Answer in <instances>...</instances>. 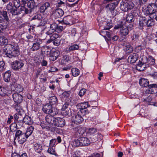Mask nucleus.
<instances>
[{"instance_id": "nucleus-38", "label": "nucleus", "mask_w": 157, "mask_h": 157, "mask_svg": "<svg viewBox=\"0 0 157 157\" xmlns=\"http://www.w3.org/2000/svg\"><path fill=\"white\" fill-rule=\"evenodd\" d=\"M71 57L68 55L63 56L61 61L62 65L65 64L66 63H69L71 61Z\"/></svg>"}, {"instance_id": "nucleus-58", "label": "nucleus", "mask_w": 157, "mask_h": 157, "mask_svg": "<svg viewBox=\"0 0 157 157\" xmlns=\"http://www.w3.org/2000/svg\"><path fill=\"white\" fill-rule=\"evenodd\" d=\"M43 19L42 15L39 14H37L34 16L32 18V20L37 19L39 20H41Z\"/></svg>"}, {"instance_id": "nucleus-46", "label": "nucleus", "mask_w": 157, "mask_h": 157, "mask_svg": "<svg viewBox=\"0 0 157 157\" xmlns=\"http://www.w3.org/2000/svg\"><path fill=\"white\" fill-rule=\"evenodd\" d=\"M20 103H15L13 105L14 109L16 110V111L19 113H21V111H23L22 107L21 106Z\"/></svg>"}, {"instance_id": "nucleus-3", "label": "nucleus", "mask_w": 157, "mask_h": 157, "mask_svg": "<svg viewBox=\"0 0 157 157\" xmlns=\"http://www.w3.org/2000/svg\"><path fill=\"white\" fill-rule=\"evenodd\" d=\"M24 4H21L20 0H13V3L9 2L7 4L6 8L13 16H15L24 11Z\"/></svg>"}, {"instance_id": "nucleus-25", "label": "nucleus", "mask_w": 157, "mask_h": 157, "mask_svg": "<svg viewBox=\"0 0 157 157\" xmlns=\"http://www.w3.org/2000/svg\"><path fill=\"white\" fill-rule=\"evenodd\" d=\"M53 108V105L47 103L43 106L42 109L45 113L49 114L51 112Z\"/></svg>"}, {"instance_id": "nucleus-54", "label": "nucleus", "mask_w": 157, "mask_h": 157, "mask_svg": "<svg viewBox=\"0 0 157 157\" xmlns=\"http://www.w3.org/2000/svg\"><path fill=\"white\" fill-rule=\"evenodd\" d=\"M148 1V0H138L137 2L138 6L140 7L145 6Z\"/></svg>"}, {"instance_id": "nucleus-24", "label": "nucleus", "mask_w": 157, "mask_h": 157, "mask_svg": "<svg viewBox=\"0 0 157 157\" xmlns=\"http://www.w3.org/2000/svg\"><path fill=\"white\" fill-rule=\"evenodd\" d=\"M11 89L16 93H20L22 92L24 89L23 86L19 84L15 83L12 86Z\"/></svg>"}, {"instance_id": "nucleus-23", "label": "nucleus", "mask_w": 157, "mask_h": 157, "mask_svg": "<svg viewBox=\"0 0 157 157\" xmlns=\"http://www.w3.org/2000/svg\"><path fill=\"white\" fill-rule=\"evenodd\" d=\"M139 57L138 54L136 53H133L130 55L128 58V62L131 64L136 63Z\"/></svg>"}, {"instance_id": "nucleus-57", "label": "nucleus", "mask_w": 157, "mask_h": 157, "mask_svg": "<svg viewBox=\"0 0 157 157\" xmlns=\"http://www.w3.org/2000/svg\"><path fill=\"white\" fill-rule=\"evenodd\" d=\"M5 63L3 59L0 60V71H2L5 69Z\"/></svg>"}, {"instance_id": "nucleus-47", "label": "nucleus", "mask_w": 157, "mask_h": 157, "mask_svg": "<svg viewBox=\"0 0 157 157\" xmlns=\"http://www.w3.org/2000/svg\"><path fill=\"white\" fill-rule=\"evenodd\" d=\"M79 110L78 111V113L81 115L83 117V116L86 115L89 113V111L87 109H78Z\"/></svg>"}, {"instance_id": "nucleus-19", "label": "nucleus", "mask_w": 157, "mask_h": 157, "mask_svg": "<svg viewBox=\"0 0 157 157\" xmlns=\"http://www.w3.org/2000/svg\"><path fill=\"white\" fill-rule=\"evenodd\" d=\"M34 42L33 43L31 50L33 51L38 50L41 47V44L42 43V40L40 38H37Z\"/></svg>"}, {"instance_id": "nucleus-30", "label": "nucleus", "mask_w": 157, "mask_h": 157, "mask_svg": "<svg viewBox=\"0 0 157 157\" xmlns=\"http://www.w3.org/2000/svg\"><path fill=\"white\" fill-rule=\"evenodd\" d=\"M42 128L46 131H49L52 126L45 121H44L41 122L40 124Z\"/></svg>"}, {"instance_id": "nucleus-13", "label": "nucleus", "mask_w": 157, "mask_h": 157, "mask_svg": "<svg viewBox=\"0 0 157 157\" xmlns=\"http://www.w3.org/2000/svg\"><path fill=\"white\" fill-rule=\"evenodd\" d=\"M12 92L7 87L0 85V96L2 97L8 96L12 94Z\"/></svg>"}, {"instance_id": "nucleus-22", "label": "nucleus", "mask_w": 157, "mask_h": 157, "mask_svg": "<svg viewBox=\"0 0 157 157\" xmlns=\"http://www.w3.org/2000/svg\"><path fill=\"white\" fill-rule=\"evenodd\" d=\"M45 33L47 36H48L50 37V40H48L49 43L52 41H53L59 37V35L58 34L52 32L51 30H48Z\"/></svg>"}, {"instance_id": "nucleus-15", "label": "nucleus", "mask_w": 157, "mask_h": 157, "mask_svg": "<svg viewBox=\"0 0 157 157\" xmlns=\"http://www.w3.org/2000/svg\"><path fill=\"white\" fill-rule=\"evenodd\" d=\"M24 65V63L21 60H15L11 63L12 67L15 70H19Z\"/></svg>"}, {"instance_id": "nucleus-31", "label": "nucleus", "mask_w": 157, "mask_h": 157, "mask_svg": "<svg viewBox=\"0 0 157 157\" xmlns=\"http://www.w3.org/2000/svg\"><path fill=\"white\" fill-rule=\"evenodd\" d=\"M49 104L52 105H56L58 103V98L55 95H53L50 97L48 98Z\"/></svg>"}, {"instance_id": "nucleus-39", "label": "nucleus", "mask_w": 157, "mask_h": 157, "mask_svg": "<svg viewBox=\"0 0 157 157\" xmlns=\"http://www.w3.org/2000/svg\"><path fill=\"white\" fill-rule=\"evenodd\" d=\"M23 120L24 123L28 125H31L33 123V119L31 117L28 115H25Z\"/></svg>"}, {"instance_id": "nucleus-56", "label": "nucleus", "mask_w": 157, "mask_h": 157, "mask_svg": "<svg viewBox=\"0 0 157 157\" xmlns=\"http://www.w3.org/2000/svg\"><path fill=\"white\" fill-rule=\"evenodd\" d=\"M70 102L71 101L69 100L66 101L61 109H66L68 108V106L70 105Z\"/></svg>"}, {"instance_id": "nucleus-32", "label": "nucleus", "mask_w": 157, "mask_h": 157, "mask_svg": "<svg viewBox=\"0 0 157 157\" xmlns=\"http://www.w3.org/2000/svg\"><path fill=\"white\" fill-rule=\"evenodd\" d=\"M142 11L144 14L146 16H150L151 18L155 19L157 21V11H155L154 12L151 13H146L147 11L146 10H142Z\"/></svg>"}, {"instance_id": "nucleus-12", "label": "nucleus", "mask_w": 157, "mask_h": 157, "mask_svg": "<svg viewBox=\"0 0 157 157\" xmlns=\"http://www.w3.org/2000/svg\"><path fill=\"white\" fill-rule=\"evenodd\" d=\"M134 6V4L132 2H123L121 5V9L125 12L131 10Z\"/></svg>"}, {"instance_id": "nucleus-50", "label": "nucleus", "mask_w": 157, "mask_h": 157, "mask_svg": "<svg viewBox=\"0 0 157 157\" xmlns=\"http://www.w3.org/2000/svg\"><path fill=\"white\" fill-rule=\"evenodd\" d=\"M125 22L122 21H117L116 25L114 27V29H117L119 28H122L124 26L125 24Z\"/></svg>"}, {"instance_id": "nucleus-52", "label": "nucleus", "mask_w": 157, "mask_h": 157, "mask_svg": "<svg viewBox=\"0 0 157 157\" xmlns=\"http://www.w3.org/2000/svg\"><path fill=\"white\" fill-rule=\"evenodd\" d=\"M47 151L48 153L51 154L53 155L56 156L57 155V154L55 150V147L49 146Z\"/></svg>"}, {"instance_id": "nucleus-5", "label": "nucleus", "mask_w": 157, "mask_h": 157, "mask_svg": "<svg viewBox=\"0 0 157 157\" xmlns=\"http://www.w3.org/2000/svg\"><path fill=\"white\" fill-rule=\"evenodd\" d=\"M10 20L6 10H0V31L6 30L9 25Z\"/></svg>"}, {"instance_id": "nucleus-10", "label": "nucleus", "mask_w": 157, "mask_h": 157, "mask_svg": "<svg viewBox=\"0 0 157 157\" xmlns=\"http://www.w3.org/2000/svg\"><path fill=\"white\" fill-rule=\"evenodd\" d=\"M60 55V52L55 49H52L50 50L49 54L48 56L49 57V59L53 62L57 59Z\"/></svg>"}, {"instance_id": "nucleus-26", "label": "nucleus", "mask_w": 157, "mask_h": 157, "mask_svg": "<svg viewBox=\"0 0 157 157\" xmlns=\"http://www.w3.org/2000/svg\"><path fill=\"white\" fill-rule=\"evenodd\" d=\"M63 90H59V96L62 98L67 99L69 98L71 93L70 91H65L63 92Z\"/></svg>"}, {"instance_id": "nucleus-53", "label": "nucleus", "mask_w": 157, "mask_h": 157, "mask_svg": "<svg viewBox=\"0 0 157 157\" xmlns=\"http://www.w3.org/2000/svg\"><path fill=\"white\" fill-rule=\"evenodd\" d=\"M140 37V35L138 33H134L133 36H132V40L136 42H137L139 40V38Z\"/></svg>"}, {"instance_id": "nucleus-34", "label": "nucleus", "mask_w": 157, "mask_h": 157, "mask_svg": "<svg viewBox=\"0 0 157 157\" xmlns=\"http://www.w3.org/2000/svg\"><path fill=\"white\" fill-rule=\"evenodd\" d=\"M11 75V72L10 70L6 71L3 74V79L6 82L10 81Z\"/></svg>"}, {"instance_id": "nucleus-45", "label": "nucleus", "mask_w": 157, "mask_h": 157, "mask_svg": "<svg viewBox=\"0 0 157 157\" xmlns=\"http://www.w3.org/2000/svg\"><path fill=\"white\" fill-rule=\"evenodd\" d=\"M125 47V51L127 53H132L133 50V49L131 45L129 44H124Z\"/></svg>"}, {"instance_id": "nucleus-14", "label": "nucleus", "mask_w": 157, "mask_h": 157, "mask_svg": "<svg viewBox=\"0 0 157 157\" xmlns=\"http://www.w3.org/2000/svg\"><path fill=\"white\" fill-rule=\"evenodd\" d=\"M64 14L63 10L61 9L57 8L54 9L52 12V15L55 19L59 18L62 17Z\"/></svg>"}, {"instance_id": "nucleus-40", "label": "nucleus", "mask_w": 157, "mask_h": 157, "mask_svg": "<svg viewBox=\"0 0 157 157\" xmlns=\"http://www.w3.org/2000/svg\"><path fill=\"white\" fill-rule=\"evenodd\" d=\"M34 129V127L32 125L27 127L26 132H25L28 138L32 135Z\"/></svg>"}, {"instance_id": "nucleus-62", "label": "nucleus", "mask_w": 157, "mask_h": 157, "mask_svg": "<svg viewBox=\"0 0 157 157\" xmlns=\"http://www.w3.org/2000/svg\"><path fill=\"white\" fill-rule=\"evenodd\" d=\"M105 25L104 26V29L109 30L112 27V23L105 22Z\"/></svg>"}, {"instance_id": "nucleus-2", "label": "nucleus", "mask_w": 157, "mask_h": 157, "mask_svg": "<svg viewBox=\"0 0 157 157\" xmlns=\"http://www.w3.org/2000/svg\"><path fill=\"white\" fill-rule=\"evenodd\" d=\"M155 58L150 55H148L147 57H141L136 65V68L140 71L146 70L152 66H154L155 64Z\"/></svg>"}, {"instance_id": "nucleus-55", "label": "nucleus", "mask_w": 157, "mask_h": 157, "mask_svg": "<svg viewBox=\"0 0 157 157\" xmlns=\"http://www.w3.org/2000/svg\"><path fill=\"white\" fill-rule=\"evenodd\" d=\"M79 46L77 44H74L70 46L68 49V51H73L75 50H77L79 48Z\"/></svg>"}, {"instance_id": "nucleus-20", "label": "nucleus", "mask_w": 157, "mask_h": 157, "mask_svg": "<svg viewBox=\"0 0 157 157\" xmlns=\"http://www.w3.org/2000/svg\"><path fill=\"white\" fill-rule=\"evenodd\" d=\"M73 131L75 132V136L79 137L82 136L85 132L84 128L80 126H77L73 128Z\"/></svg>"}, {"instance_id": "nucleus-48", "label": "nucleus", "mask_w": 157, "mask_h": 157, "mask_svg": "<svg viewBox=\"0 0 157 157\" xmlns=\"http://www.w3.org/2000/svg\"><path fill=\"white\" fill-rule=\"evenodd\" d=\"M132 15L131 13L127 14L126 18V21L127 22L132 23L134 21V17Z\"/></svg>"}, {"instance_id": "nucleus-1", "label": "nucleus", "mask_w": 157, "mask_h": 157, "mask_svg": "<svg viewBox=\"0 0 157 157\" xmlns=\"http://www.w3.org/2000/svg\"><path fill=\"white\" fill-rule=\"evenodd\" d=\"M4 30L0 31V45H5L3 52L4 57L12 58L17 56L20 54L18 44L14 42L7 44L8 39L2 34Z\"/></svg>"}, {"instance_id": "nucleus-7", "label": "nucleus", "mask_w": 157, "mask_h": 157, "mask_svg": "<svg viewBox=\"0 0 157 157\" xmlns=\"http://www.w3.org/2000/svg\"><path fill=\"white\" fill-rule=\"evenodd\" d=\"M27 6L29 9L25 7V5H24V13L25 14H30L34 9L37 8V5H36L34 0H29L27 2Z\"/></svg>"}, {"instance_id": "nucleus-64", "label": "nucleus", "mask_w": 157, "mask_h": 157, "mask_svg": "<svg viewBox=\"0 0 157 157\" xmlns=\"http://www.w3.org/2000/svg\"><path fill=\"white\" fill-rule=\"evenodd\" d=\"M98 133L94 134V135L91 136H90V138L91 139V141L93 142H96L98 140Z\"/></svg>"}, {"instance_id": "nucleus-37", "label": "nucleus", "mask_w": 157, "mask_h": 157, "mask_svg": "<svg viewBox=\"0 0 157 157\" xmlns=\"http://www.w3.org/2000/svg\"><path fill=\"white\" fill-rule=\"evenodd\" d=\"M88 102H84L79 103L76 106L77 109H87L88 107L90 106Z\"/></svg>"}, {"instance_id": "nucleus-44", "label": "nucleus", "mask_w": 157, "mask_h": 157, "mask_svg": "<svg viewBox=\"0 0 157 157\" xmlns=\"http://www.w3.org/2000/svg\"><path fill=\"white\" fill-rule=\"evenodd\" d=\"M33 148L37 153H40L43 149L42 146L40 144L36 143L34 145Z\"/></svg>"}, {"instance_id": "nucleus-41", "label": "nucleus", "mask_w": 157, "mask_h": 157, "mask_svg": "<svg viewBox=\"0 0 157 157\" xmlns=\"http://www.w3.org/2000/svg\"><path fill=\"white\" fill-rule=\"evenodd\" d=\"M97 133H98L97 129L93 128H89L87 132V135L89 137Z\"/></svg>"}, {"instance_id": "nucleus-63", "label": "nucleus", "mask_w": 157, "mask_h": 157, "mask_svg": "<svg viewBox=\"0 0 157 157\" xmlns=\"http://www.w3.org/2000/svg\"><path fill=\"white\" fill-rule=\"evenodd\" d=\"M53 44L55 46H58L60 44V38L59 37L52 41Z\"/></svg>"}, {"instance_id": "nucleus-9", "label": "nucleus", "mask_w": 157, "mask_h": 157, "mask_svg": "<svg viewBox=\"0 0 157 157\" xmlns=\"http://www.w3.org/2000/svg\"><path fill=\"white\" fill-rule=\"evenodd\" d=\"M155 8H157V0L149 2L146 6L143 8V10H146L147 13H150L156 11Z\"/></svg>"}, {"instance_id": "nucleus-8", "label": "nucleus", "mask_w": 157, "mask_h": 157, "mask_svg": "<svg viewBox=\"0 0 157 157\" xmlns=\"http://www.w3.org/2000/svg\"><path fill=\"white\" fill-rule=\"evenodd\" d=\"M15 138H17L18 142L21 144H23L26 141V140L28 138L25 132H23L20 130L16 131Z\"/></svg>"}, {"instance_id": "nucleus-27", "label": "nucleus", "mask_w": 157, "mask_h": 157, "mask_svg": "<svg viewBox=\"0 0 157 157\" xmlns=\"http://www.w3.org/2000/svg\"><path fill=\"white\" fill-rule=\"evenodd\" d=\"M50 3L48 2H46L43 3L40 7V12L41 13H44L50 7Z\"/></svg>"}, {"instance_id": "nucleus-21", "label": "nucleus", "mask_w": 157, "mask_h": 157, "mask_svg": "<svg viewBox=\"0 0 157 157\" xmlns=\"http://www.w3.org/2000/svg\"><path fill=\"white\" fill-rule=\"evenodd\" d=\"M12 97L15 103H21L23 100V96L17 93H15L13 94Z\"/></svg>"}, {"instance_id": "nucleus-51", "label": "nucleus", "mask_w": 157, "mask_h": 157, "mask_svg": "<svg viewBox=\"0 0 157 157\" xmlns=\"http://www.w3.org/2000/svg\"><path fill=\"white\" fill-rule=\"evenodd\" d=\"M59 110L56 107L53 108L51 113L50 114H51V116H54L57 115H59L60 113H59Z\"/></svg>"}, {"instance_id": "nucleus-29", "label": "nucleus", "mask_w": 157, "mask_h": 157, "mask_svg": "<svg viewBox=\"0 0 157 157\" xmlns=\"http://www.w3.org/2000/svg\"><path fill=\"white\" fill-rule=\"evenodd\" d=\"M129 29L128 27L125 26L123 27L120 30V34L121 37L125 38L127 35L129 33Z\"/></svg>"}, {"instance_id": "nucleus-28", "label": "nucleus", "mask_w": 157, "mask_h": 157, "mask_svg": "<svg viewBox=\"0 0 157 157\" xmlns=\"http://www.w3.org/2000/svg\"><path fill=\"white\" fill-rule=\"evenodd\" d=\"M81 146H88L90 144V140L86 137H79Z\"/></svg>"}, {"instance_id": "nucleus-43", "label": "nucleus", "mask_w": 157, "mask_h": 157, "mask_svg": "<svg viewBox=\"0 0 157 157\" xmlns=\"http://www.w3.org/2000/svg\"><path fill=\"white\" fill-rule=\"evenodd\" d=\"M78 138V139H75L71 142V144L73 147L81 146L79 137Z\"/></svg>"}, {"instance_id": "nucleus-61", "label": "nucleus", "mask_w": 157, "mask_h": 157, "mask_svg": "<svg viewBox=\"0 0 157 157\" xmlns=\"http://www.w3.org/2000/svg\"><path fill=\"white\" fill-rule=\"evenodd\" d=\"M56 139H52L50 140L49 146L55 147L56 145Z\"/></svg>"}, {"instance_id": "nucleus-60", "label": "nucleus", "mask_w": 157, "mask_h": 157, "mask_svg": "<svg viewBox=\"0 0 157 157\" xmlns=\"http://www.w3.org/2000/svg\"><path fill=\"white\" fill-rule=\"evenodd\" d=\"M26 37L28 39V41L33 42L36 40L35 37H33L30 34H29L26 36Z\"/></svg>"}, {"instance_id": "nucleus-4", "label": "nucleus", "mask_w": 157, "mask_h": 157, "mask_svg": "<svg viewBox=\"0 0 157 157\" xmlns=\"http://www.w3.org/2000/svg\"><path fill=\"white\" fill-rule=\"evenodd\" d=\"M139 84L141 86L146 87L144 91L146 94H152L155 91V88H157V82L149 84V82L147 79L141 78L139 79Z\"/></svg>"}, {"instance_id": "nucleus-17", "label": "nucleus", "mask_w": 157, "mask_h": 157, "mask_svg": "<svg viewBox=\"0 0 157 157\" xmlns=\"http://www.w3.org/2000/svg\"><path fill=\"white\" fill-rule=\"evenodd\" d=\"M66 121L63 118L60 117H55L54 125L58 127H62L65 124Z\"/></svg>"}, {"instance_id": "nucleus-59", "label": "nucleus", "mask_w": 157, "mask_h": 157, "mask_svg": "<svg viewBox=\"0 0 157 157\" xmlns=\"http://www.w3.org/2000/svg\"><path fill=\"white\" fill-rule=\"evenodd\" d=\"M57 27V24L55 23H53L50 25V29L49 30H51L52 32H55Z\"/></svg>"}, {"instance_id": "nucleus-35", "label": "nucleus", "mask_w": 157, "mask_h": 157, "mask_svg": "<svg viewBox=\"0 0 157 157\" xmlns=\"http://www.w3.org/2000/svg\"><path fill=\"white\" fill-rule=\"evenodd\" d=\"M55 117L51 116V115H47L45 117V121L50 124L52 126L55 120Z\"/></svg>"}, {"instance_id": "nucleus-49", "label": "nucleus", "mask_w": 157, "mask_h": 157, "mask_svg": "<svg viewBox=\"0 0 157 157\" xmlns=\"http://www.w3.org/2000/svg\"><path fill=\"white\" fill-rule=\"evenodd\" d=\"M71 72L72 76L76 77L79 75L80 71L78 68L73 67L71 68Z\"/></svg>"}, {"instance_id": "nucleus-11", "label": "nucleus", "mask_w": 157, "mask_h": 157, "mask_svg": "<svg viewBox=\"0 0 157 157\" xmlns=\"http://www.w3.org/2000/svg\"><path fill=\"white\" fill-rule=\"evenodd\" d=\"M72 122L76 124H81L84 121L83 117L78 113H73L71 116Z\"/></svg>"}, {"instance_id": "nucleus-6", "label": "nucleus", "mask_w": 157, "mask_h": 157, "mask_svg": "<svg viewBox=\"0 0 157 157\" xmlns=\"http://www.w3.org/2000/svg\"><path fill=\"white\" fill-rule=\"evenodd\" d=\"M138 22V28L142 30L144 27H151L154 25V20L151 17L147 18L142 16L139 18Z\"/></svg>"}, {"instance_id": "nucleus-42", "label": "nucleus", "mask_w": 157, "mask_h": 157, "mask_svg": "<svg viewBox=\"0 0 157 157\" xmlns=\"http://www.w3.org/2000/svg\"><path fill=\"white\" fill-rule=\"evenodd\" d=\"M61 113L62 114V115L64 117H66L67 116L68 117H71L73 115V114L71 113V111L70 109H61Z\"/></svg>"}, {"instance_id": "nucleus-16", "label": "nucleus", "mask_w": 157, "mask_h": 157, "mask_svg": "<svg viewBox=\"0 0 157 157\" xmlns=\"http://www.w3.org/2000/svg\"><path fill=\"white\" fill-rule=\"evenodd\" d=\"M73 18L71 15H67L64 17L63 19L61 21L60 23L62 24L71 25L74 23Z\"/></svg>"}, {"instance_id": "nucleus-18", "label": "nucleus", "mask_w": 157, "mask_h": 157, "mask_svg": "<svg viewBox=\"0 0 157 157\" xmlns=\"http://www.w3.org/2000/svg\"><path fill=\"white\" fill-rule=\"evenodd\" d=\"M120 0H115L113 1L112 2H110L106 5V8L108 10H109L110 12H112V11H113L119 3Z\"/></svg>"}, {"instance_id": "nucleus-33", "label": "nucleus", "mask_w": 157, "mask_h": 157, "mask_svg": "<svg viewBox=\"0 0 157 157\" xmlns=\"http://www.w3.org/2000/svg\"><path fill=\"white\" fill-rule=\"evenodd\" d=\"M131 13L133 17H135L136 18H137L138 17H142V12L140 11L137 9H134L131 12Z\"/></svg>"}, {"instance_id": "nucleus-36", "label": "nucleus", "mask_w": 157, "mask_h": 157, "mask_svg": "<svg viewBox=\"0 0 157 157\" xmlns=\"http://www.w3.org/2000/svg\"><path fill=\"white\" fill-rule=\"evenodd\" d=\"M51 50L50 47L48 46H44L41 48V52L43 55L45 54L48 56Z\"/></svg>"}]
</instances>
